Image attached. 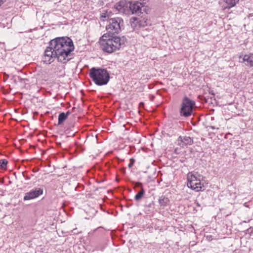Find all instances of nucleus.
Returning <instances> with one entry per match:
<instances>
[{"label": "nucleus", "instance_id": "9", "mask_svg": "<svg viewBox=\"0 0 253 253\" xmlns=\"http://www.w3.org/2000/svg\"><path fill=\"white\" fill-rule=\"evenodd\" d=\"M178 142L180 141V143L179 142V144L183 146V145H192L193 143V140L192 138L189 136H179L178 138Z\"/></svg>", "mask_w": 253, "mask_h": 253}, {"label": "nucleus", "instance_id": "26", "mask_svg": "<svg viewBox=\"0 0 253 253\" xmlns=\"http://www.w3.org/2000/svg\"><path fill=\"white\" fill-rule=\"evenodd\" d=\"M18 80H19V81H20V82H21L23 80L22 78H21L20 77H18Z\"/></svg>", "mask_w": 253, "mask_h": 253}, {"label": "nucleus", "instance_id": "11", "mask_svg": "<svg viewBox=\"0 0 253 253\" xmlns=\"http://www.w3.org/2000/svg\"><path fill=\"white\" fill-rule=\"evenodd\" d=\"M125 3L123 1H120L114 5V8L116 11L120 13H124L125 11Z\"/></svg>", "mask_w": 253, "mask_h": 253}, {"label": "nucleus", "instance_id": "6", "mask_svg": "<svg viewBox=\"0 0 253 253\" xmlns=\"http://www.w3.org/2000/svg\"><path fill=\"white\" fill-rule=\"evenodd\" d=\"M43 189L41 187H37L31 190L30 191L25 193L23 200L27 201L32 200L39 197L42 195Z\"/></svg>", "mask_w": 253, "mask_h": 253}, {"label": "nucleus", "instance_id": "14", "mask_svg": "<svg viewBox=\"0 0 253 253\" xmlns=\"http://www.w3.org/2000/svg\"><path fill=\"white\" fill-rule=\"evenodd\" d=\"M67 116L65 115V113L62 112L59 114L58 116V125H61L67 119Z\"/></svg>", "mask_w": 253, "mask_h": 253}, {"label": "nucleus", "instance_id": "19", "mask_svg": "<svg viewBox=\"0 0 253 253\" xmlns=\"http://www.w3.org/2000/svg\"><path fill=\"white\" fill-rule=\"evenodd\" d=\"M135 162V160L133 158L130 159V163L128 165V168H131Z\"/></svg>", "mask_w": 253, "mask_h": 253}, {"label": "nucleus", "instance_id": "25", "mask_svg": "<svg viewBox=\"0 0 253 253\" xmlns=\"http://www.w3.org/2000/svg\"><path fill=\"white\" fill-rule=\"evenodd\" d=\"M209 127H211L212 129H218V127H215L214 126H210Z\"/></svg>", "mask_w": 253, "mask_h": 253}, {"label": "nucleus", "instance_id": "3", "mask_svg": "<svg viewBox=\"0 0 253 253\" xmlns=\"http://www.w3.org/2000/svg\"><path fill=\"white\" fill-rule=\"evenodd\" d=\"M90 77L98 85L106 84L110 80V75L107 70L103 68H92L90 70Z\"/></svg>", "mask_w": 253, "mask_h": 253}, {"label": "nucleus", "instance_id": "16", "mask_svg": "<svg viewBox=\"0 0 253 253\" xmlns=\"http://www.w3.org/2000/svg\"><path fill=\"white\" fill-rule=\"evenodd\" d=\"M8 161L6 159H1L0 160V169H6Z\"/></svg>", "mask_w": 253, "mask_h": 253}, {"label": "nucleus", "instance_id": "2", "mask_svg": "<svg viewBox=\"0 0 253 253\" xmlns=\"http://www.w3.org/2000/svg\"><path fill=\"white\" fill-rule=\"evenodd\" d=\"M126 41V39L124 37L109 36L107 34H105L100 38V43L103 51L112 53L124 47Z\"/></svg>", "mask_w": 253, "mask_h": 253}, {"label": "nucleus", "instance_id": "12", "mask_svg": "<svg viewBox=\"0 0 253 253\" xmlns=\"http://www.w3.org/2000/svg\"><path fill=\"white\" fill-rule=\"evenodd\" d=\"M169 202V198L164 196L160 197L159 200V204L161 207H166L168 205Z\"/></svg>", "mask_w": 253, "mask_h": 253}, {"label": "nucleus", "instance_id": "8", "mask_svg": "<svg viewBox=\"0 0 253 253\" xmlns=\"http://www.w3.org/2000/svg\"><path fill=\"white\" fill-rule=\"evenodd\" d=\"M201 176L199 175V177L195 175L189 173L188 174V183L187 186L189 187H194L195 185V183L201 181Z\"/></svg>", "mask_w": 253, "mask_h": 253}, {"label": "nucleus", "instance_id": "10", "mask_svg": "<svg viewBox=\"0 0 253 253\" xmlns=\"http://www.w3.org/2000/svg\"><path fill=\"white\" fill-rule=\"evenodd\" d=\"M243 62H247L246 65L253 67V54H246L243 58Z\"/></svg>", "mask_w": 253, "mask_h": 253}, {"label": "nucleus", "instance_id": "18", "mask_svg": "<svg viewBox=\"0 0 253 253\" xmlns=\"http://www.w3.org/2000/svg\"><path fill=\"white\" fill-rule=\"evenodd\" d=\"M138 22V19L134 17L130 19V25L132 27H135L136 25V23Z\"/></svg>", "mask_w": 253, "mask_h": 253}, {"label": "nucleus", "instance_id": "1", "mask_svg": "<svg viewBox=\"0 0 253 253\" xmlns=\"http://www.w3.org/2000/svg\"><path fill=\"white\" fill-rule=\"evenodd\" d=\"M74 50L72 40L68 37H58L51 40L44 51L43 62L50 64L57 58L59 62L66 63L72 59L71 52Z\"/></svg>", "mask_w": 253, "mask_h": 253}, {"label": "nucleus", "instance_id": "15", "mask_svg": "<svg viewBox=\"0 0 253 253\" xmlns=\"http://www.w3.org/2000/svg\"><path fill=\"white\" fill-rule=\"evenodd\" d=\"M203 187V184H202L201 181L195 183V185H194V187H190V188L195 190L196 191H202Z\"/></svg>", "mask_w": 253, "mask_h": 253}, {"label": "nucleus", "instance_id": "5", "mask_svg": "<svg viewBox=\"0 0 253 253\" xmlns=\"http://www.w3.org/2000/svg\"><path fill=\"white\" fill-rule=\"evenodd\" d=\"M195 105V101L190 100L187 97H185L182 100L180 110L181 116L185 117L190 116L193 112Z\"/></svg>", "mask_w": 253, "mask_h": 253}, {"label": "nucleus", "instance_id": "7", "mask_svg": "<svg viewBox=\"0 0 253 253\" xmlns=\"http://www.w3.org/2000/svg\"><path fill=\"white\" fill-rule=\"evenodd\" d=\"M145 3L140 2L138 1L131 2L129 4V9L132 14H141L142 11H145V8L142 9L144 7Z\"/></svg>", "mask_w": 253, "mask_h": 253}, {"label": "nucleus", "instance_id": "21", "mask_svg": "<svg viewBox=\"0 0 253 253\" xmlns=\"http://www.w3.org/2000/svg\"><path fill=\"white\" fill-rule=\"evenodd\" d=\"M5 1L6 0H0V7L5 2Z\"/></svg>", "mask_w": 253, "mask_h": 253}, {"label": "nucleus", "instance_id": "17", "mask_svg": "<svg viewBox=\"0 0 253 253\" xmlns=\"http://www.w3.org/2000/svg\"><path fill=\"white\" fill-rule=\"evenodd\" d=\"M229 7L234 6L239 0H224Z\"/></svg>", "mask_w": 253, "mask_h": 253}, {"label": "nucleus", "instance_id": "28", "mask_svg": "<svg viewBox=\"0 0 253 253\" xmlns=\"http://www.w3.org/2000/svg\"><path fill=\"white\" fill-rule=\"evenodd\" d=\"M139 25L142 26H144V24H142L141 23H139Z\"/></svg>", "mask_w": 253, "mask_h": 253}, {"label": "nucleus", "instance_id": "20", "mask_svg": "<svg viewBox=\"0 0 253 253\" xmlns=\"http://www.w3.org/2000/svg\"><path fill=\"white\" fill-rule=\"evenodd\" d=\"M135 187H140V188H141V187H142V184L140 182H135Z\"/></svg>", "mask_w": 253, "mask_h": 253}, {"label": "nucleus", "instance_id": "24", "mask_svg": "<svg viewBox=\"0 0 253 253\" xmlns=\"http://www.w3.org/2000/svg\"><path fill=\"white\" fill-rule=\"evenodd\" d=\"M71 112L70 111H68L66 113L65 115L67 116V118L68 117L69 115L71 114Z\"/></svg>", "mask_w": 253, "mask_h": 253}, {"label": "nucleus", "instance_id": "22", "mask_svg": "<svg viewBox=\"0 0 253 253\" xmlns=\"http://www.w3.org/2000/svg\"><path fill=\"white\" fill-rule=\"evenodd\" d=\"M77 228H75L74 229L72 232L74 233V234H77L79 232L77 231Z\"/></svg>", "mask_w": 253, "mask_h": 253}, {"label": "nucleus", "instance_id": "4", "mask_svg": "<svg viewBox=\"0 0 253 253\" xmlns=\"http://www.w3.org/2000/svg\"><path fill=\"white\" fill-rule=\"evenodd\" d=\"M124 21L119 17L111 18L108 20V24L106 27L107 36H113L120 33L123 27Z\"/></svg>", "mask_w": 253, "mask_h": 253}, {"label": "nucleus", "instance_id": "13", "mask_svg": "<svg viewBox=\"0 0 253 253\" xmlns=\"http://www.w3.org/2000/svg\"><path fill=\"white\" fill-rule=\"evenodd\" d=\"M145 194V190L143 187H141L140 190L136 194L134 197V199L136 201L140 200L144 196Z\"/></svg>", "mask_w": 253, "mask_h": 253}, {"label": "nucleus", "instance_id": "27", "mask_svg": "<svg viewBox=\"0 0 253 253\" xmlns=\"http://www.w3.org/2000/svg\"><path fill=\"white\" fill-rule=\"evenodd\" d=\"M101 17H104V18H106V15H105V14H104L103 15L102 14V15H101Z\"/></svg>", "mask_w": 253, "mask_h": 253}, {"label": "nucleus", "instance_id": "30", "mask_svg": "<svg viewBox=\"0 0 253 253\" xmlns=\"http://www.w3.org/2000/svg\"><path fill=\"white\" fill-rule=\"evenodd\" d=\"M252 229V227H250V228L248 229V230H249L250 229Z\"/></svg>", "mask_w": 253, "mask_h": 253}, {"label": "nucleus", "instance_id": "23", "mask_svg": "<svg viewBox=\"0 0 253 253\" xmlns=\"http://www.w3.org/2000/svg\"><path fill=\"white\" fill-rule=\"evenodd\" d=\"M4 77H5V79L4 80V81H5L9 77V75L6 73L4 74Z\"/></svg>", "mask_w": 253, "mask_h": 253}, {"label": "nucleus", "instance_id": "29", "mask_svg": "<svg viewBox=\"0 0 253 253\" xmlns=\"http://www.w3.org/2000/svg\"><path fill=\"white\" fill-rule=\"evenodd\" d=\"M14 82L15 84H17V81L15 80H14Z\"/></svg>", "mask_w": 253, "mask_h": 253}]
</instances>
